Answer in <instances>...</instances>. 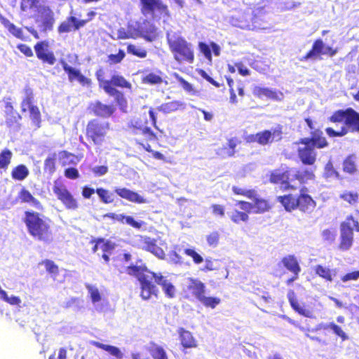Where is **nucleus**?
I'll return each mask as SVG.
<instances>
[{"label": "nucleus", "instance_id": "1", "mask_svg": "<svg viewBox=\"0 0 359 359\" xmlns=\"http://www.w3.org/2000/svg\"><path fill=\"white\" fill-rule=\"evenodd\" d=\"M304 121L312 131L310 137H302L295 142L298 146L297 154L299 161L304 165H313L316 162L317 152L316 149H324L329 145L326 137L320 129H315L312 119L309 117L305 118Z\"/></svg>", "mask_w": 359, "mask_h": 359}, {"label": "nucleus", "instance_id": "2", "mask_svg": "<svg viewBox=\"0 0 359 359\" xmlns=\"http://www.w3.org/2000/svg\"><path fill=\"white\" fill-rule=\"evenodd\" d=\"M316 175L311 168H287L285 170L276 169L271 172L269 182L274 184L282 185L283 190H296L295 182L299 185H304L309 181H313Z\"/></svg>", "mask_w": 359, "mask_h": 359}, {"label": "nucleus", "instance_id": "3", "mask_svg": "<svg viewBox=\"0 0 359 359\" xmlns=\"http://www.w3.org/2000/svg\"><path fill=\"white\" fill-rule=\"evenodd\" d=\"M22 222L28 234L34 240L45 243L52 241V222L48 217L33 210H27L24 212Z\"/></svg>", "mask_w": 359, "mask_h": 359}, {"label": "nucleus", "instance_id": "4", "mask_svg": "<svg viewBox=\"0 0 359 359\" xmlns=\"http://www.w3.org/2000/svg\"><path fill=\"white\" fill-rule=\"evenodd\" d=\"M95 77L99 86L109 96L114 97L116 104L119 109L126 112L128 107V102L124 94L116 88L132 89V84L122 75L113 74L110 79H104V71L102 68L95 72Z\"/></svg>", "mask_w": 359, "mask_h": 359}, {"label": "nucleus", "instance_id": "5", "mask_svg": "<svg viewBox=\"0 0 359 359\" xmlns=\"http://www.w3.org/2000/svg\"><path fill=\"white\" fill-rule=\"evenodd\" d=\"M327 120L333 123L342 122L344 123V126L337 130L332 127L326 128L325 133L330 137H343L348 133L349 130L351 132H359V113L352 108L337 110Z\"/></svg>", "mask_w": 359, "mask_h": 359}, {"label": "nucleus", "instance_id": "6", "mask_svg": "<svg viewBox=\"0 0 359 359\" xmlns=\"http://www.w3.org/2000/svg\"><path fill=\"white\" fill-rule=\"evenodd\" d=\"M126 273L133 276H135L140 283V297L144 300H148L152 296L157 297L158 290L156 285L152 283L154 277L153 271L147 269L146 267L140 266L130 265L127 266Z\"/></svg>", "mask_w": 359, "mask_h": 359}, {"label": "nucleus", "instance_id": "7", "mask_svg": "<svg viewBox=\"0 0 359 359\" xmlns=\"http://www.w3.org/2000/svg\"><path fill=\"white\" fill-rule=\"evenodd\" d=\"M148 121L141 118H133L128 124L129 132L135 135V143L141 146L147 151H152L149 142L158 140L156 134L147 127Z\"/></svg>", "mask_w": 359, "mask_h": 359}, {"label": "nucleus", "instance_id": "8", "mask_svg": "<svg viewBox=\"0 0 359 359\" xmlns=\"http://www.w3.org/2000/svg\"><path fill=\"white\" fill-rule=\"evenodd\" d=\"M167 43L174 60L179 64H192L195 60L193 45L182 36L168 38Z\"/></svg>", "mask_w": 359, "mask_h": 359}, {"label": "nucleus", "instance_id": "9", "mask_svg": "<svg viewBox=\"0 0 359 359\" xmlns=\"http://www.w3.org/2000/svg\"><path fill=\"white\" fill-rule=\"evenodd\" d=\"M111 130L109 122L99 118L89 120L85 128V137L91 144L100 147L109 139V134Z\"/></svg>", "mask_w": 359, "mask_h": 359}, {"label": "nucleus", "instance_id": "10", "mask_svg": "<svg viewBox=\"0 0 359 359\" xmlns=\"http://www.w3.org/2000/svg\"><path fill=\"white\" fill-rule=\"evenodd\" d=\"M23 93L25 96L20 103L21 111H29L32 124L36 128H39L41 123V114L39 107L34 104V90L27 85L24 88Z\"/></svg>", "mask_w": 359, "mask_h": 359}, {"label": "nucleus", "instance_id": "11", "mask_svg": "<svg viewBox=\"0 0 359 359\" xmlns=\"http://www.w3.org/2000/svg\"><path fill=\"white\" fill-rule=\"evenodd\" d=\"M353 229L359 232V222L352 215H348L340 224V243L341 250H348L353 245Z\"/></svg>", "mask_w": 359, "mask_h": 359}, {"label": "nucleus", "instance_id": "12", "mask_svg": "<svg viewBox=\"0 0 359 359\" xmlns=\"http://www.w3.org/2000/svg\"><path fill=\"white\" fill-rule=\"evenodd\" d=\"M187 104L181 100H173L171 101L165 102L158 105L156 109L150 107L149 109V116L152 126L161 133L163 131L159 129L157 121V114L156 111L161 112L163 114H169L185 110Z\"/></svg>", "mask_w": 359, "mask_h": 359}, {"label": "nucleus", "instance_id": "13", "mask_svg": "<svg viewBox=\"0 0 359 359\" xmlns=\"http://www.w3.org/2000/svg\"><path fill=\"white\" fill-rule=\"evenodd\" d=\"M283 126L278 125L271 130H264L255 135H249L247 142H257L262 146L269 145L273 142H280L283 139Z\"/></svg>", "mask_w": 359, "mask_h": 359}, {"label": "nucleus", "instance_id": "14", "mask_svg": "<svg viewBox=\"0 0 359 359\" xmlns=\"http://www.w3.org/2000/svg\"><path fill=\"white\" fill-rule=\"evenodd\" d=\"M53 191L67 210H76L79 208V201L60 180L53 182Z\"/></svg>", "mask_w": 359, "mask_h": 359}, {"label": "nucleus", "instance_id": "15", "mask_svg": "<svg viewBox=\"0 0 359 359\" xmlns=\"http://www.w3.org/2000/svg\"><path fill=\"white\" fill-rule=\"evenodd\" d=\"M337 48L325 46L321 39H317L313 41L311 49L303 57H302L299 60L304 62L308 60H321L322 55H327L330 57H333L337 53Z\"/></svg>", "mask_w": 359, "mask_h": 359}, {"label": "nucleus", "instance_id": "16", "mask_svg": "<svg viewBox=\"0 0 359 359\" xmlns=\"http://www.w3.org/2000/svg\"><path fill=\"white\" fill-rule=\"evenodd\" d=\"M4 116L5 124L10 128H19L22 118L20 113L14 108L12 99L10 97L4 99Z\"/></svg>", "mask_w": 359, "mask_h": 359}, {"label": "nucleus", "instance_id": "17", "mask_svg": "<svg viewBox=\"0 0 359 359\" xmlns=\"http://www.w3.org/2000/svg\"><path fill=\"white\" fill-rule=\"evenodd\" d=\"M255 196L254 198H251L253 202L250 203L245 201H238L237 205H239L241 208L246 212H254L256 214H263L269 212L272 205L270 202L263 198H259Z\"/></svg>", "mask_w": 359, "mask_h": 359}, {"label": "nucleus", "instance_id": "18", "mask_svg": "<svg viewBox=\"0 0 359 359\" xmlns=\"http://www.w3.org/2000/svg\"><path fill=\"white\" fill-rule=\"evenodd\" d=\"M140 11L144 16L147 15H154L155 11H158L161 15L169 17L170 15L168 7L163 4L161 0H140Z\"/></svg>", "mask_w": 359, "mask_h": 359}, {"label": "nucleus", "instance_id": "19", "mask_svg": "<svg viewBox=\"0 0 359 359\" xmlns=\"http://www.w3.org/2000/svg\"><path fill=\"white\" fill-rule=\"evenodd\" d=\"M34 49L36 57L43 64L53 65L56 62L54 53L50 50V43L47 40L38 41L35 43Z\"/></svg>", "mask_w": 359, "mask_h": 359}, {"label": "nucleus", "instance_id": "20", "mask_svg": "<svg viewBox=\"0 0 359 359\" xmlns=\"http://www.w3.org/2000/svg\"><path fill=\"white\" fill-rule=\"evenodd\" d=\"M87 109L91 115L102 118L112 116L116 111V107L113 104H104L100 100L90 102Z\"/></svg>", "mask_w": 359, "mask_h": 359}, {"label": "nucleus", "instance_id": "21", "mask_svg": "<svg viewBox=\"0 0 359 359\" xmlns=\"http://www.w3.org/2000/svg\"><path fill=\"white\" fill-rule=\"evenodd\" d=\"M308 189L305 187L300 189L297 195V210L303 213L310 214L314 211L316 208V202L308 193Z\"/></svg>", "mask_w": 359, "mask_h": 359}, {"label": "nucleus", "instance_id": "22", "mask_svg": "<svg viewBox=\"0 0 359 359\" xmlns=\"http://www.w3.org/2000/svg\"><path fill=\"white\" fill-rule=\"evenodd\" d=\"M284 267L292 273V276L288 278L285 283L287 285H291L294 281L299 278L301 272L299 264L293 255H290L283 257L281 259Z\"/></svg>", "mask_w": 359, "mask_h": 359}, {"label": "nucleus", "instance_id": "23", "mask_svg": "<svg viewBox=\"0 0 359 359\" xmlns=\"http://www.w3.org/2000/svg\"><path fill=\"white\" fill-rule=\"evenodd\" d=\"M62 67L64 71L67 74L68 79L70 82L77 81L82 86L90 87L92 80L83 75L80 70L69 66L66 62L62 61Z\"/></svg>", "mask_w": 359, "mask_h": 359}, {"label": "nucleus", "instance_id": "24", "mask_svg": "<svg viewBox=\"0 0 359 359\" xmlns=\"http://www.w3.org/2000/svg\"><path fill=\"white\" fill-rule=\"evenodd\" d=\"M188 285H187V297L191 296L199 300L201 297L205 294L206 286L205 283L198 278H188Z\"/></svg>", "mask_w": 359, "mask_h": 359}, {"label": "nucleus", "instance_id": "25", "mask_svg": "<svg viewBox=\"0 0 359 359\" xmlns=\"http://www.w3.org/2000/svg\"><path fill=\"white\" fill-rule=\"evenodd\" d=\"M141 243L142 244L143 250L151 252L159 259H165V253L164 250L157 245L156 240L155 238L149 236H143L142 237Z\"/></svg>", "mask_w": 359, "mask_h": 359}, {"label": "nucleus", "instance_id": "26", "mask_svg": "<svg viewBox=\"0 0 359 359\" xmlns=\"http://www.w3.org/2000/svg\"><path fill=\"white\" fill-rule=\"evenodd\" d=\"M152 277V283L161 286L165 296L168 298H173L175 296L176 290L172 283L168 280L166 277L163 276L161 273H154Z\"/></svg>", "mask_w": 359, "mask_h": 359}, {"label": "nucleus", "instance_id": "27", "mask_svg": "<svg viewBox=\"0 0 359 359\" xmlns=\"http://www.w3.org/2000/svg\"><path fill=\"white\" fill-rule=\"evenodd\" d=\"M115 193L121 198L126 199L130 202L141 204L144 203L146 200L137 192L130 190L126 187H116L114 189Z\"/></svg>", "mask_w": 359, "mask_h": 359}, {"label": "nucleus", "instance_id": "28", "mask_svg": "<svg viewBox=\"0 0 359 359\" xmlns=\"http://www.w3.org/2000/svg\"><path fill=\"white\" fill-rule=\"evenodd\" d=\"M105 217L112 220H116L121 223H126L127 224L137 229H140L142 227V226L145 225L144 222H137L135 220L133 217L125 215L123 214L117 215L114 212H109L106 214Z\"/></svg>", "mask_w": 359, "mask_h": 359}, {"label": "nucleus", "instance_id": "29", "mask_svg": "<svg viewBox=\"0 0 359 359\" xmlns=\"http://www.w3.org/2000/svg\"><path fill=\"white\" fill-rule=\"evenodd\" d=\"M253 94L259 98L266 97L269 99L276 101H281L283 98V93L282 92L276 91L268 88H263L259 86H256L254 88Z\"/></svg>", "mask_w": 359, "mask_h": 359}, {"label": "nucleus", "instance_id": "30", "mask_svg": "<svg viewBox=\"0 0 359 359\" xmlns=\"http://www.w3.org/2000/svg\"><path fill=\"white\" fill-rule=\"evenodd\" d=\"M180 344L184 348H193L198 346V341L193 334L183 327L178 330Z\"/></svg>", "mask_w": 359, "mask_h": 359}, {"label": "nucleus", "instance_id": "31", "mask_svg": "<svg viewBox=\"0 0 359 359\" xmlns=\"http://www.w3.org/2000/svg\"><path fill=\"white\" fill-rule=\"evenodd\" d=\"M276 200L283 206L287 212H292L297 210V205L298 204L297 196L287 194L278 196Z\"/></svg>", "mask_w": 359, "mask_h": 359}, {"label": "nucleus", "instance_id": "32", "mask_svg": "<svg viewBox=\"0 0 359 359\" xmlns=\"http://www.w3.org/2000/svg\"><path fill=\"white\" fill-rule=\"evenodd\" d=\"M287 299L290 302L291 307L299 315L304 317H311V312L310 310L306 309L304 306H302L298 302L295 293L293 290H290L287 293Z\"/></svg>", "mask_w": 359, "mask_h": 359}, {"label": "nucleus", "instance_id": "33", "mask_svg": "<svg viewBox=\"0 0 359 359\" xmlns=\"http://www.w3.org/2000/svg\"><path fill=\"white\" fill-rule=\"evenodd\" d=\"M241 143L238 137H231L227 139L226 144L222 147L224 156L233 157L236 153V147Z\"/></svg>", "mask_w": 359, "mask_h": 359}, {"label": "nucleus", "instance_id": "34", "mask_svg": "<svg viewBox=\"0 0 359 359\" xmlns=\"http://www.w3.org/2000/svg\"><path fill=\"white\" fill-rule=\"evenodd\" d=\"M18 198L21 203H31L36 208H42L41 202L37 198L34 197V196L25 188L20 191L18 194Z\"/></svg>", "mask_w": 359, "mask_h": 359}, {"label": "nucleus", "instance_id": "35", "mask_svg": "<svg viewBox=\"0 0 359 359\" xmlns=\"http://www.w3.org/2000/svg\"><path fill=\"white\" fill-rule=\"evenodd\" d=\"M29 175L28 168L24 164H19L14 167L11 170V177L14 180L22 181Z\"/></svg>", "mask_w": 359, "mask_h": 359}, {"label": "nucleus", "instance_id": "36", "mask_svg": "<svg viewBox=\"0 0 359 359\" xmlns=\"http://www.w3.org/2000/svg\"><path fill=\"white\" fill-rule=\"evenodd\" d=\"M90 344L95 347H97V348H99L104 351H107L110 355L117 358L118 359H121L123 358V355L122 352L116 346L104 344H102V343H100L99 341H90Z\"/></svg>", "mask_w": 359, "mask_h": 359}, {"label": "nucleus", "instance_id": "37", "mask_svg": "<svg viewBox=\"0 0 359 359\" xmlns=\"http://www.w3.org/2000/svg\"><path fill=\"white\" fill-rule=\"evenodd\" d=\"M1 22L13 36L22 41L25 39L23 31L21 28L17 27L6 18H2Z\"/></svg>", "mask_w": 359, "mask_h": 359}, {"label": "nucleus", "instance_id": "38", "mask_svg": "<svg viewBox=\"0 0 359 359\" xmlns=\"http://www.w3.org/2000/svg\"><path fill=\"white\" fill-rule=\"evenodd\" d=\"M339 198L349 205H355L359 202V194L355 191L345 190L340 195Z\"/></svg>", "mask_w": 359, "mask_h": 359}, {"label": "nucleus", "instance_id": "39", "mask_svg": "<svg viewBox=\"0 0 359 359\" xmlns=\"http://www.w3.org/2000/svg\"><path fill=\"white\" fill-rule=\"evenodd\" d=\"M315 273L327 282L333 280V273L328 267L318 264L314 267Z\"/></svg>", "mask_w": 359, "mask_h": 359}, {"label": "nucleus", "instance_id": "40", "mask_svg": "<svg viewBox=\"0 0 359 359\" xmlns=\"http://www.w3.org/2000/svg\"><path fill=\"white\" fill-rule=\"evenodd\" d=\"M343 171L350 175L357 172L355 157L353 155L348 156L343 161Z\"/></svg>", "mask_w": 359, "mask_h": 359}, {"label": "nucleus", "instance_id": "41", "mask_svg": "<svg viewBox=\"0 0 359 359\" xmlns=\"http://www.w3.org/2000/svg\"><path fill=\"white\" fill-rule=\"evenodd\" d=\"M39 264L43 265L46 272L53 278H55L59 275V266L53 260L46 259L42 260Z\"/></svg>", "mask_w": 359, "mask_h": 359}, {"label": "nucleus", "instance_id": "42", "mask_svg": "<svg viewBox=\"0 0 359 359\" xmlns=\"http://www.w3.org/2000/svg\"><path fill=\"white\" fill-rule=\"evenodd\" d=\"M250 212L240 211L234 210L230 215V219L234 224H238L241 222L246 223L249 220V214Z\"/></svg>", "mask_w": 359, "mask_h": 359}, {"label": "nucleus", "instance_id": "43", "mask_svg": "<svg viewBox=\"0 0 359 359\" xmlns=\"http://www.w3.org/2000/svg\"><path fill=\"white\" fill-rule=\"evenodd\" d=\"M148 352L153 359H168L165 349L156 344H153L151 346L148 348Z\"/></svg>", "mask_w": 359, "mask_h": 359}, {"label": "nucleus", "instance_id": "44", "mask_svg": "<svg viewBox=\"0 0 359 359\" xmlns=\"http://www.w3.org/2000/svg\"><path fill=\"white\" fill-rule=\"evenodd\" d=\"M12 151L8 149H4L0 152V170H6L11 162Z\"/></svg>", "mask_w": 359, "mask_h": 359}, {"label": "nucleus", "instance_id": "45", "mask_svg": "<svg viewBox=\"0 0 359 359\" xmlns=\"http://www.w3.org/2000/svg\"><path fill=\"white\" fill-rule=\"evenodd\" d=\"M43 170L45 172L53 175L56 170V154L48 156L44 161Z\"/></svg>", "mask_w": 359, "mask_h": 359}, {"label": "nucleus", "instance_id": "46", "mask_svg": "<svg viewBox=\"0 0 359 359\" xmlns=\"http://www.w3.org/2000/svg\"><path fill=\"white\" fill-rule=\"evenodd\" d=\"M96 193L100 201L104 204L112 203L114 201L112 193L102 187L97 188Z\"/></svg>", "mask_w": 359, "mask_h": 359}, {"label": "nucleus", "instance_id": "47", "mask_svg": "<svg viewBox=\"0 0 359 359\" xmlns=\"http://www.w3.org/2000/svg\"><path fill=\"white\" fill-rule=\"evenodd\" d=\"M198 302L205 307L213 309L220 304L221 299L216 297H206L205 294H203L201 299H199Z\"/></svg>", "mask_w": 359, "mask_h": 359}, {"label": "nucleus", "instance_id": "48", "mask_svg": "<svg viewBox=\"0 0 359 359\" xmlns=\"http://www.w3.org/2000/svg\"><path fill=\"white\" fill-rule=\"evenodd\" d=\"M143 83L149 85L161 84L163 82V79L160 74L154 72L149 73L142 78Z\"/></svg>", "mask_w": 359, "mask_h": 359}, {"label": "nucleus", "instance_id": "49", "mask_svg": "<svg viewBox=\"0 0 359 359\" xmlns=\"http://www.w3.org/2000/svg\"><path fill=\"white\" fill-rule=\"evenodd\" d=\"M232 191L234 194L238 196H243L248 198H254L257 195V191L255 189H244L237 186L232 187Z\"/></svg>", "mask_w": 359, "mask_h": 359}, {"label": "nucleus", "instance_id": "50", "mask_svg": "<svg viewBox=\"0 0 359 359\" xmlns=\"http://www.w3.org/2000/svg\"><path fill=\"white\" fill-rule=\"evenodd\" d=\"M127 52L140 58H145L147 55V50L142 48H137L135 45L130 43L127 46Z\"/></svg>", "mask_w": 359, "mask_h": 359}, {"label": "nucleus", "instance_id": "51", "mask_svg": "<svg viewBox=\"0 0 359 359\" xmlns=\"http://www.w3.org/2000/svg\"><path fill=\"white\" fill-rule=\"evenodd\" d=\"M181 250L180 246L175 245L173 250L169 252L168 257L170 261L175 264H182L183 263L182 257L178 253Z\"/></svg>", "mask_w": 359, "mask_h": 359}, {"label": "nucleus", "instance_id": "52", "mask_svg": "<svg viewBox=\"0 0 359 359\" xmlns=\"http://www.w3.org/2000/svg\"><path fill=\"white\" fill-rule=\"evenodd\" d=\"M0 298L11 305H20V304L21 303V299L19 297H17V296H12L11 297H8L6 292L5 290H4L1 286H0Z\"/></svg>", "mask_w": 359, "mask_h": 359}, {"label": "nucleus", "instance_id": "53", "mask_svg": "<svg viewBox=\"0 0 359 359\" xmlns=\"http://www.w3.org/2000/svg\"><path fill=\"white\" fill-rule=\"evenodd\" d=\"M93 303L99 302L102 299L101 294L97 287L88 284L86 285Z\"/></svg>", "mask_w": 359, "mask_h": 359}, {"label": "nucleus", "instance_id": "54", "mask_svg": "<svg viewBox=\"0 0 359 359\" xmlns=\"http://www.w3.org/2000/svg\"><path fill=\"white\" fill-rule=\"evenodd\" d=\"M174 76L177 79V81L180 83V85L185 91L191 94L196 93V90H194L193 86L187 81H186L183 77H182L177 73L174 74Z\"/></svg>", "mask_w": 359, "mask_h": 359}, {"label": "nucleus", "instance_id": "55", "mask_svg": "<svg viewBox=\"0 0 359 359\" xmlns=\"http://www.w3.org/2000/svg\"><path fill=\"white\" fill-rule=\"evenodd\" d=\"M184 252L186 255L192 258L194 263L196 264H200L203 262V257L194 248H186L184 249Z\"/></svg>", "mask_w": 359, "mask_h": 359}, {"label": "nucleus", "instance_id": "56", "mask_svg": "<svg viewBox=\"0 0 359 359\" xmlns=\"http://www.w3.org/2000/svg\"><path fill=\"white\" fill-rule=\"evenodd\" d=\"M125 57V52L123 50L119 49L117 54H110L108 55L107 58L110 65H116L121 62Z\"/></svg>", "mask_w": 359, "mask_h": 359}, {"label": "nucleus", "instance_id": "57", "mask_svg": "<svg viewBox=\"0 0 359 359\" xmlns=\"http://www.w3.org/2000/svg\"><path fill=\"white\" fill-rule=\"evenodd\" d=\"M327 327L330 328L337 336L339 337L341 339V340L345 341L348 339L347 335L343 331L341 327L336 325L335 323H330L327 325Z\"/></svg>", "mask_w": 359, "mask_h": 359}, {"label": "nucleus", "instance_id": "58", "mask_svg": "<svg viewBox=\"0 0 359 359\" xmlns=\"http://www.w3.org/2000/svg\"><path fill=\"white\" fill-rule=\"evenodd\" d=\"M206 241L209 246L216 247L219 241V233L218 231H212L206 236Z\"/></svg>", "mask_w": 359, "mask_h": 359}, {"label": "nucleus", "instance_id": "59", "mask_svg": "<svg viewBox=\"0 0 359 359\" xmlns=\"http://www.w3.org/2000/svg\"><path fill=\"white\" fill-rule=\"evenodd\" d=\"M100 249L103 254H111L113 250L115 249V243L109 240H105L103 238V242L100 245Z\"/></svg>", "mask_w": 359, "mask_h": 359}, {"label": "nucleus", "instance_id": "60", "mask_svg": "<svg viewBox=\"0 0 359 359\" xmlns=\"http://www.w3.org/2000/svg\"><path fill=\"white\" fill-rule=\"evenodd\" d=\"M72 22L69 20V18H67L66 21L60 24L57 27V31L59 33H68L72 30Z\"/></svg>", "mask_w": 359, "mask_h": 359}, {"label": "nucleus", "instance_id": "61", "mask_svg": "<svg viewBox=\"0 0 359 359\" xmlns=\"http://www.w3.org/2000/svg\"><path fill=\"white\" fill-rule=\"evenodd\" d=\"M215 216L224 217L225 215V207L220 204H212L210 207Z\"/></svg>", "mask_w": 359, "mask_h": 359}, {"label": "nucleus", "instance_id": "62", "mask_svg": "<svg viewBox=\"0 0 359 359\" xmlns=\"http://www.w3.org/2000/svg\"><path fill=\"white\" fill-rule=\"evenodd\" d=\"M198 48L200 51L204 55L205 57L211 60L212 53L210 46L204 42H199Z\"/></svg>", "mask_w": 359, "mask_h": 359}, {"label": "nucleus", "instance_id": "63", "mask_svg": "<svg viewBox=\"0 0 359 359\" xmlns=\"http://www.w3.org/2000/svg\"><path fill=\"white\" fill-rule=\"evenodd\" d=\"M17 48L27 57H31L34 55L32 48L27 44L19 43L17 45Z\"/></svg>", "mask_w": 359, "mask_h": 359}, {"label": "nucleus", "instance_id": "64", "mask_svg": "<svg viewBox=\"0 0 359 359\" xmlns=\"http://www.w3.org/2000/svg\"><path fill=\"white\" fill-rule=\"evenodd\" d=\"M65 176L71 180H76L79 177V173L76 168H68L65 170Z\"/></svg>", "mask_w": 359, "mask_h": 359}]
</instances>
